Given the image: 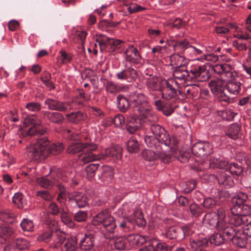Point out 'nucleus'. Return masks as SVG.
Masks as SVG:
<instances>
[{
  "instance_id": "obj_34",
  "label": "nucleus",
  "mask_w": 251,
  "mask_h": 251,
  "mask_svg": "<svg viewBox=\"0 0 251 251\" xmlns=\"http://www.w3.org/2000/svg\"><path fill=\"white\" fill-rule=\"evenodd\" d=\"M218 182L222 186L225 188H230L234 184L232 177L225 173L220 175L218 178Z\"/></svg>"
},
{
  "instance_id": "obj_21",
  "label": "nucleus",
  "mask_w": 251,
  "mask_h": 251,
  "mask_svg": "<svg viewBox=\"0 0 251 251\" xmlns=\"http://www.w3.org/2000/svg\"><path fill=\"white\" fill-rule=\"evenodd\" d=\"M69 201L75 203L78 207H84L88 203V198L86 195L80 192H74L69 196Z\"/></svg>"
},
{
  "instance_id": "obj_26",
  "label": "nucleus",
  "mask_w": 251,
  "mask_h": 251,
  "mask_svg": "<svg viewBox=\"0 0 251 251\" xmlns=\"http://www.w3.org/2000/svg\"><path fill=\"white\" fill-rule=\"evenodd\" d=\"M173 76L175 79L179 80L190 81L189 71L185 66L183 67H175L173 71Z\"/></svg>"
},
{
  "instance_id": "obj_15",
  "label": "nucleus",
  "mask_w": 251,
  "mask_h": 251,
  "mask_svg": "<svg viewBox=\"0 0 251 251\" xmlns=\"http://www.w3.org/2000/svg\"><path fill=\"white\" fill-rule=\"evenodd\" d=\"M145 119V120L142 122L140 118H139L137 116H132L130 117L126 124V128L127 131L131 134L135 133L139 128H145L150 129V126L153 124H146L147 121L150 120V117L148 119ZM151 131V130H150Z\"/></svg>"
},
{
  "instance_id": "obj_12",
  "label": "nucleus",
  "mask_w": 251,
  "mask_h": 251,
  "mask_svg": "<svg viewBox=\"0 0 251 251\" xmlns=\"http://www.w3.org/2000/svg\"><path fill=\"white\" fill-rule=\"evenodd\" d=\"M226 84L225 81L221 79H217L210 81L209 87L212 93L217 96L220 101L229 103L232 99L225 92Z\"/></svg>"
},
{
  "instance_id": "obj_1",
  "label": "nucleus",
  "mask_w": 251,
  "mask_h": 251,
  "mask_svg": "<svg viewBox=\"0 0 251 251\" xmlns=\"http://www.w3.org/2000/svg\"><path fill=\"white\" fill-rule=\"evenodd\" d=\"M150 130L152 135L147 134L144 141L147 145L154 148L155 151L146 150L142 152L144 159L149 162H155L158 158H161L164 163H169L171 160V155L163 151L162 145L170 147L172 155L177 157L180 162H187L189 157L188 153H182L179 151V156H177L178 141L175 136L170 137L167 131L158 125L151 126Z\"/></svg>"
},
{
  "instance_id": "obj_4",
  "label": "nucleus",
  "mask_w": 251,
  "mask_h": 251,
  "mask_svg": "<svg viewBox=\"0 0 251 251\" xmlns=\"http://www.w3.org/2000/svg\"><path fill=\"white\" fill-rule=\"evenodd\" d=\"M231 215L228 218L226 217L225 212L222 208L218 210L216 213H207L203 219L205 224H209L212 227L216 226L217 229H223L227 235H231L234 231V225L230 222Z\"/></svg>"
},
{
  "instance_id": "obj_45",
  "label": "nucleus",
  "mask_w": 251,
  "mask_h": 251,
  "mask_svg": "<svg viewBox=\"0 0 251 251\" xmlns=\"http://www.w3.org/2000/svg\"><path fill=\"white\" fill-rule=\"evenodd\" d=\"M179 233L182 232V234H179V239L181 240L186 237L191 235L194 232L193 227L191 225H185L182 226L180 228H179Z\"/></svg>"
},
{
  "instance_id": "obj_46",
  "label": "nucleus",
  "mask_w": 251,
  "mask_h": 251,
  "mask_svg": "<svg viewBox=\"0 0 251 251\" xmlns=\"http://www.w3.org/2000/svg\"><path fill=\"white\" fill-rule=\"evenodd\" d=\"M60 217L62 221L64 224L70 228L74 227L75 223L69 214L63 209H62L61 212H60Z\"/></svg>"
},
{
  "instance_id": "obj_19",
  "label": "nucleus",
  "mask_w": 251,
  "mask_h": 251,
  "mask_svg": "<svg viewBox=\"0 0 251 251\" xmlns=\"http://www.w3.org/2000/svg\"><path fill=\"white\" fill-rule=\"evenodd\" d=\"M228 165L227 162L225 160H223L214 156H210L208 160L205 161L204 163V169L218 168L226 171V168L228 166Z\"/></svg>"
},
{
  "instance_id": "obj_39",
  "label": "nucleus",
  "mask_w": 251,
  "mask_h": 251,
  "mask_svg": "<svg viewBox=\"0 0 251 251\" xmlns=\"http://www.w3.org/2000/svg\"><path fill=\"white\" fill-rule=\"evenodd\" d=\"M118 108L122 112H126L129 106V102L127 98L119 95L117 97Z\"/></svg>"
},
{
  "instance_id": "obj_41",
  "label": "nucleus",
  "mask_w": 251,
  "mask_h": 251,
  "mask_svg": "<svg viewBox=\"0 0 251 251\" xmlns=\"http://www.w3.org/2000/svg\"><path fill=\"white\" fill-rule=\"evenodd\" d=\"M141 56L138 52L136 49V51L134 53L131 57V60H128L126 64L129 63L131 66H133L136 68H139L142 66L141 63Z\"/></svg>"
},
{
  "instance_id": "obj_48",
  "label": "nucleus",
  "mask_w": 251,
  "mask_h": 251,
  "mask_svg": "<svg viewBox=\"0 0 251 251\" xmlns=\"http://www.w3.org/2000/svg\"><path fill=\"white\" fill-rule=\"evenodd\" d=\"M236 113L233 112L231 109H226L218 112V115L223 119L226 121H232Z\"/></svg>"
},
{
  "instance_id": "obj_32",
  "label": "nucleus",
  "mask_w": 251,
  "mask_h": 251,
  "mask_svg": "<svg viewBox=\"0 0 251 251\" xmlns=\"http://www.w3.org/2000/svg\"><path fill=\"white\" fill-rule=\"evenodd\" d=\"M221 77L222 80L224 81H232L235 80L238 77L237 73L234 72L230 65L226 66V70Z\"/></svg>"
},
{
  "instance_id": "obj_49",
  "label": "nucleus",
  "mask_w": 251,
  "mask_h": 251,
  "mask_svg": "<svg viewBox=\"0 0 251 251\" xmlns=\"http://www.w3.org/2000/svg\"><path fill=\"white\" fill-rule=\"evenodd\" d=\"M67 132L69 133V135L68 136V139L74 142L76 141H82L83 139H84L85 140H88L89 137L88 135L84 134H79L78 133H71V131L70 130H67Z\"/></svg>"
},
{
  "instance_id": "obj_8",
  "label": "nucleus",
  "mask_w": 251,
  "mask_h": 251,
  "mask_svg": "<svg viewBox=\"0 0 251 251\" xmlns=\"http://www.w3.org/2000/svg\"><path fill=\"white\" fill-rule=\"evenodd\" d=\"M191 81L204 82L210 77V74L205 64L197 61L192 62L188 69Z\"/></svg>"
},
{
  "instance_id": "obj_57",
  "label": "nucleus",
  "mask_w": 251,
  "mask_h": 251,
  "mask_svg": "<svg viewBox=\"0 0 251 251\" xmlns=\"http://www.w3.org/2000/svg\"><path fill=\"white\" fill-rule=\"evenodd\" d=\"M125 4L127 6V10L130 14L141 11L146 9L145 7H142L135 3H131L129 4Z\"/></svg>"
},
{
  "instance_id": "obj_30",
  "label": "nucleus",
  "mask_w": 251,
  "mask_h": 251,
  "mask_svg": "<svg viewBox=\"0 0 251 251\" xmlns=\"http://www.w3.org/2000/svg\"><path fill=\"white\" fill-rule=\"evenodd\" d=\"M241 83L236 79L226 83V87L230 94L237 95L241 90Z\"/></svg>"
},
{
  "instance_id": "obj_29",
  "label": "nucleus",
  "mask_w": 251,
  "mask_h": 251,
  "mask_svg": "<svg viewBox=\"0 0 251 251\" xmlns=\"http://www.w3.org/2000/svg\"><path fill=\"white\" fill-rule=\"evenodd\" d=\"M53 242L52 244V248L58 249L63 245L66 241L65 233L60 231H55L53 234Z\"/></svg>"
},
{
  "instance_id": "obj_16",
  "label": "nucleus",
  "mask_w": 251,
  "mask_h": 251,
  "mask_svg": "<svg viewBox=\"0 0 251 251\" xmlns=\"http://www.w3.org/2000/svg\"><path fill=\"white\" fill-rule=\"evenodd\" d=\"M125 66L126 68L124 70L116 74V78L127 82H134L138 76L136 71L132 67V66H129L127 64H126Z\"/></svg>"
},
{
  "instance_id": "obj_18",
  "label": "nucleus",
  "mask_w": 251,
  "mask_h": 251,
  "mask_svg": "<svg viewBox=\"0 0 251 251\" xmlns=\"http://www.w3.org/2000/svg\"><path fill=\"white\" fill-rule=\"evenodd\" d=\"M44 103L47 105L48 109L57 112H66L68 110V106L70 105V102H63L51 98H47Z\"/></svg>"
},
{
  "instance_id": "obj_59",
  "label": "nucleus",
  "mask_w": 251,
  "mask_h": 251,
  "mask_svg": "<svg viewBox=\"0 0 251 251\" xmlns=\"http://www.w3.org/2000/svg\"><path fill=\"white\" fill-rule=\"evenodd\" d=\"M243 226L241 232L246 236L251 238V220L245 224H242L240 226Z\"/></svg>"
},
{
  "instance_id": "obj_38",
  "label": "nucleus",
  "mask_w": 251,
  "mask_h": 251,
  "mask_svg": "<svg viewBox=\"0 0 251 251\" xmlns=\"http://www.w3.org/2000/svg\"><path fill=\"white\" fill-rule=\"evenodd\" d=\"M249 200V196L244 192L237 193L232 199L233 203L235 205H239L245 203Z\"/></svg>"
},
{
  "instance_id": "obj_42",
  "label": "nucleus",
  "mask_w": 251,
  "mask_h": 251,
  "mask_svg": "<svg viewBox=\"0 0 251 251\" xmlns=\"http://www.w3.org/2000/svg\"><path fill=\"white\" fill-rule=\"evenodd\" d=\"M57 187L59 191L57 200L60 203H64L66 201L67 193L66 187L64 185L59 183L57 184Z\"/></svg>"
},
{
  "instance_id": "obj_31",
  "label": "nucleus",
  "mask_w": 251,
  "mask_h": 251,
  "mask_svg": "<svg viewBox=\"0 0 251 251\" xmlns=\"http://www.w3.org/2000/svg\"><path fill=\"white\" fill-rule=\"evenodd\" d=\"M226 135L232 139H236L241 137V126L237 124L231 125L226 132Z\"/></svg>"
},
{
  "instance_id": "obj_58",
  "label": "nucleus",
  "mask_w": 251,
  "mask_h": 251,
  "mask_svg": "<svg viewBox=\"0 0 251 251\" xmlns=\"http://www.w3.org/2000/svg\"><path fill=\"white\" fill-rule=\"evenodd\" d=\"M189 210L191 214L195 217H199L203 212L201 208L195 203L190 205Z\"/></svg>"
},
{
  "instance_id": "obj_56",
  "label": "nucleus",
  "mask_w": 251,
  "mask_h": 251,
  "mask_svg": "<svg viewBox=\"0 0 251 251\" xmlns=\"http://www.w3.org/2000/svg\"><path fill=\"white\" fill-rule=\"evenodd\" d=\"M114 247L118 250H124L126 249V241L122 237L116 238L114 241Z\"/></svg>"
},
{
  "instance_id": "obj_44",
  "label": "nucleus",
  "mask_w": 251,
  "mask_h": 251,
  "mask_svg": "<svg viewBox=\"0 0 251 251\" xmlns=\"http://www.w3.org/2000/svg\"><path fill=\"white\" fill-rule=\"evenodd\" d=\"M24 196L21 193H16L12 198V201L14 204L19 208H23L25 203L24 199Z\"/></svg>"
},
{
  "instance_id": "obj_55",
  "label": "nucleus",
  "mask_w": 251,
  "mask_h": 251,
  "mask_svg": "<svg viewBox=\"0 0 251 251\" xmlns=\"http://www.w3.org/2000/svg\"><path fill=\"white\" fill-rule=\"evenodd\" d=\"M196 186V181L192 180L182 184V189L185 193H189L193 190Z\"/></svg>"
},
{
  "instance_id": "obj_40",
  "label": "nucleus",
  "mask_w": 251,
  "mask_h": 251,
  "mask_svg": "<svg viewBox=\"0 0 251 251\" xmlns=\"http://www.w3.org/2000/svg\"><path fill=\"white\" fill-rule=\"evenodd\" d=\"M113 169L109 166H103L101 170V179L106 183L109 182L113 177Z\"/></svg>"
},
{
  "instance_id": "obj_47",
  "label": "nucleus",
  "mask_w": 251,
  "mask_h": 251,
  "mask_svg": "<svg viewBox=\"0 0 251 251\" xmlns=\"http://www.w3.org/2000/svg\"><path fill=\"white\" fill-rule=\"evenodd\" d=\"M14 243L17 251L26 250L29 248L28 242L25 239L18 238L14 241Z\"/></svg>"
},
{
  "instance_id": "obj_9",
  "label": "nucleus",
  "mask_w": 251,
  "mask_h": 251,
  "mask_svg": "<svg viewBox=\"0 0 251 251\" xmlns=\"http://www.w3.org/2000/svg\"><path fill=\"white\" fill-rule=\"evenodd\" d=\"M92 224L94 226L102 225L105 231L109 233H113L117 226L115 218L107 210L102 211L94 217Z\"/></svg>"
},
{
  "instance_id": "obj_64",
  "label": "nucleus",
  "mask_w": 251,
  "mask_h": 251,
  "mask_svg": "<svg viewBox=\"0 0 251 251\" xmlns=\"http://www.w3.org/2000/svg\"><path fill=\"white\" fill-rule=\"evenodd\" d=\"M174 109L172 103L166 102L164 104L161 111L165 115L169 116L174 112Z\"/></svg>"
},
{
  "instance_id": "obj_7",
  "label": "nucleus",
  "mask_w": 251,
  "mask_h": 251,
  "mask_svg": "<svg viewBox=\"0 0 251 251\" xmlns=\"http://www.w3.org/2000/svg\"><path fill=\"white\" fill-rule=\"evenodd\" d=\"M97 149V146L94 144H90L87 143L83 144L82 141L72 142L68 146L67 151L69 153L75 154L79 152L82 153L80 155L79 158L84 163L93 161L87 158V155L94 154L93 151Z\"/></svg>"
},
{
  "instance_id": "obj_17",
  "label": "nucleus",
  "mask_w": 251,
  "mask_h": 251,
  "mask_svg": "<svg viewBox=\"0 0 251 251\" xmlns=\"http://www.w3.org/2000/svg\"><path fill=\"white\" fill-rule=\"evenodd\" d=\"M212 146L209 142H199L195 144L192 147L193 154L199 157L210 155L212 152Z\"/></svg>"
},
{
  "instance_id": "obj_50",
  "label": "nucleus",
  "mask_w": 251,
  "mask_h": 251,
  "mask_svg": "<svg viewBox=\"0 0 251 251\" xmlns=\"http://www.w3.org/2000/svg\"><path fill=\"white\" fill-rule=\"evenodd\" d=\"M20 226L24 231L32 232L34 230L32 221L28 219H24L20 224Z\"/></svg>"
},
{
  "instance_id": "obj_25",
  "label": "nucleus",
  "mask_w": 251,
  "mask_h": 251,
  "mask_svg": "<svg viewBox=\"0 0 251 251\" xmlns=\"http://www.w3.org/2000/svg\"><path fill=\"white\" fill-rule=\"evenodd\" d=\"M78 249L77 238L75 236H73L66 240L61 246V251H77Z\"/></svg>"
},
{
  "instance_id": "obj_53",
  "label": "nucleus",
  "mask_w": 251,
  "mask_h": 251,
  "mask_svg": "<svg viewBox=\"0 0 251 251\" xmlns=\"http://www.w3.org/2000/svg\"><path fill=\"white\" fill-rule=\"evenodd\" d=\"M14 215L9 210H4L0 213V219L5 223H11Z\"/></svg>"
},
{
  "instance_id": "obj_6",
  "label": "nucleus",
  "mask_w": 251,
  "mask_h": 251,
  "mask_svg": "<svg viewBox=\"0 0 251 251\" xmlns=\"http://www.w3.org/2000/svg\"><path fill=\"white\" fill-rule=\"evenodd\" d=\"M172 46L174 51L176 52L170 56V60L172 65H176V67H183L187 63L186 58L180 54L182 53L185 49L189 47V42L187 40H173Z\"/></svg>"
},
{
  "instance_id": "obj_20",
  "label": "nucleus",
  "mask_w": 251,
  "mask_h": 251,
  "mask_svg": "<svg viewBox=\"0 0 251 251\" xmlns=\"http://www.w3.org/2000/svg\"><path fill=\"white\" fill-rule=\"evenodd\" d=\"M217 229L220 232L212 234L209 239L211 244H214L216 246H220L223 244L225 240H229L234 234V231L236 230V229L234 228V231L232 234L227 235L224 232L223 229Z\"/></svg>"
},
{
  "instance_id": "obj_54",
  "label": "nucleus",
  "mask_w": 251,
  "mask_h": 251,
  "mask_svg": "<svg viewBox=\"0 0 251 251\" xmlns=\"http://www.w3.org/2000/svg\"><path fill=\"white\" fill-rule=\"evenodd\" d=\"M36 196L38 199H42L46 201H50L52 199V196L50 193L47 190H40L36 192Z\"/></svg>"
},
{
  "instance_id": "obj_52",
  "label": "nucleus",
  "mask_w": 251,
  "mask_h": 251,
  "mask_svg": "<svg viewBox=\"0 0 251 251\" xmlns=\"http://www.w3.org/2000/svg\"><path fill=\"white\" fill-rule=\"evenodd\" d=\"M36 182L39 185L46 188H51L54 183L52 180L46 177L38 178Z\"/></svg>"
},
{
  "instance_id": "obj_14",
  "label": "nucleus",
  "mask_w": 251,
  "mask_h": 251,
  "mask_svg": "<svg viewBox=\"0 0 251 251\" xmlns=\"http://www.w3.org/2000/svg\"><path fill=\"white\" fill-rule=\"evenodd\" d=\"M96 41L101 51L105 50L108 51H114L122 47L121 41L104 36H100Z\"/></svg>"
},
{
  "instance_id": "obj_63",
  "label": "nucleus",
  "mask_w": 251,
  "mask_h": 251,
  "mask_svg": "<svg viewBox=\"0 0 251 251\" xmlns=\"http://www.w3.org/2000/svg\"><path fill=\"white\" fill-rule=\"evenodd\" d=\"M25 107L32 112H37L41 109V104L39 102H31L26 104Z\"/></svg>"
},
{
  "instance_id": "obj_43",
  "label": "nucleus",
  "mask_w": 251,
  "mask_h": 251,
  "mask_svg": "<svg viewBox=\"0 0 251 251\" xmlns=\"http://www.w3.org/2000/svg\"><path fill=\"white\" fill-rule=\"evenodd\" d=\"M226 171L229 172L233 175L238 176L242 173L243 170L238 164L233 163L228 165V166L226 168Z\"/></svg>"
},
{
  "instance_id": "obj_62",
  "label": "nucleus",
  "mask_w": 251,
  "mask_h": 251,
  "mask_svg": "<svg viewBox=\"0 0 251 251\" xmlns=\"http://www.w3.org/2000/svg\"><path fill=\"white\" fill-rule=\"evenodd\" d=\"M105 88L106 91L112 94H116L119 91L118 86L112 81H107Z\"/></svg>"
},
{
  "instance_id": "obj_61",
  "label": "nucleus",
  "mask_w": 251,
  "mask_h": 251,
  "mask_svg": "<svg viewBox=\"0 0 251 251\" xmlns=\"http://www.w3.org/2000/svg\"><path fill=\"white\" fill-rule=\"evenodd\" d=\"M203 207L207 209H212L217 204V201L211 198H207L204 199L203 203Z\"/></svg>"
},
{
  "instance_id": "obj_2",
  "label": "nucleus",
  "mask_w": 251,
  "mask_h": 251,
  "mask_svg": "<svg viewBox=\"0 0 251 251\" xmlns=\"http://www.w3.org/2000/svg\"><path fill=\"white\" fill-rule=\"evenodd\" d=\"M41 122L35 115L26 117L24 124L27 128L24 134L29 136H36V143L26 148V154L27 157L32 160L38 161L44 159L50 154H58L64 148L60 143L52 144L48 148L50 141L46 136V129L41 125Z\"/></svg>"
},
{
  "instance_id": "obj_27",
  "label": "nucleus",
  "mask_w": 251,
  "mask_h": 251,
  "mask_svg": "<svg viewBox=\"0 0 251 251\" xmlns=\"http://www.w3.org/2000/svg\"><path fill=\"white\" fill-rule=\"evenodd\" d=\"M126 240L132 247L141 246L146 242V239L144 236L135 234L129 235Z\"/></svg>"
},
{
  "instance_id": "obj_24",
  "label": "nucleus",
  "mask_w": 251,
  "mask_h": 251,
  "mask_svg": "<svg viewBox=\"0 0 251 251\" xmlns=\"http://www.w3.org/2000/svg\"><path fill=\"white\" fill-rule=\"evenodd\" d=\"M94 242V235L92 233L86 234L80 242L79 247L84 251H91L93 249Z\"/></svg>"
},
{
  "instance_id": "obj_33",
  "label": "nucleus",
  "mask_w": 251,
  "mask_h": 251,
  "mask_svg": "<svg viewBox=\"0 0 251 251\" xmlns=\"http://www.w3.org/2000/svg\"><path fill=\"white\" fill-rule=\"evenodd\" d=\"M67 120L73 123L77 124L86 118V115L80 111L72 112L66 115Z\"/></svg>"
},
{
  "instance_id": "obj_23",
  "label": "nucleus",
  "mask_w": 251,
  "mask_h": 251,
  "mask_svg": "<svg viewBox=\"0 0 251 251\" xmlns=\"http://www.w3.org/2000/svg\"><path fill=\"white\" fill-rule=\"evenodd\" d=\"M42 114L43 118H46L51 123L58 125L62 124L64 120L63 115L57 111H42Z\"/></svg>"
},
{
  "instance_id": "obj_13",
  "label": "nucleus",
  "mask_w": 251,
  "mask_h": 251,
  "mask_svg": "<svg viewBox=\"0 0 251 251\" xmlns=\"http://www.w3.org/2000/svg\"><path fill=\"white\" fill-rule=\"evenodd\" d=\"M179 84L174 78H170L165 81L164 86L161 89L162 98L166 100L175 98L178 92L182 95V92L179 90Z\"/></svg>"
},
{
  "instance_id": "obj_60",
  "label": "nucleus",
  "mask_w": 251,
  "mask_h": 251,
  "mask_svg": "<svg viewBox=\"0 0 251 251\" xmlns=\"http://www.w3.org/2000/svg\"><path fill=\"white\" fill-rule=\"evenodd\" d=\"M74 219L77 222H85L87 218V213L86 211H79L74 215Z\"/></svg>"
},
{
  "instance_id": "obj_22",
  "label": "nucleus",
  "mask_w": 251,
  "mask_h": 251,
  "mask_svg": "<svg viewBox=\"0 0 251 251\" xmlns=\"http://www.w3.org/2000/svg\"><path fill=\"white\" fill-rule=\"evenodd\" d=\"M236 230L234 234L232 236L229 240H231L232 243L241 248L245 247L247 244L246 236L245 234H241L240 229L237 228L238 226H233Z\"/></svg>"
},
{
  "instance_id": "obj_5",
  "label": "nucleus",
  "mask_w": 251,
  "mask_h": 251,
  "mask_svg": "<svg viewBox=\"0 0 251 251\" xmlns=\"http://www.w3.org/2000/svg\"><path fill=\"white\" fill-rule=\"evenodd\" d=\"M231 211L230 222L236 226H240L242 224H245L251 220V217L250 216L251 207L248 204L234 205L231 208Z\"/></svg>"
},
{
  "instance_id": "obj_10",
  "label": "nucleus",
  "mask_w": 251,
  "mask_h": 251,
  "mask_svg": "<svg viewBox=\"0 0 251 251\" xmlns=\"http://www.w3.org/2000/svg\"><path fill=\"white\" fill-rule=\"evenodd\" d=\"M123 149L120 145H116L111 148H107L104 152L101 153L91 154L87 155V158L89 160L96 161L107 158L113 160L119 159L122 157Z\"/></svg>"
},
{
  "instance_id": "obj_36",
  "label": "nucleus",
  "mask_w": 251,
  "mask_h": 251,
  "mask_svg": "<svg viewBox=\"0 0 251 251\" xmlns=\"http://www.w3.org/2000/svg\"><path fill=\"white\" fill-rule=\"evenodd\" d=\"M127 150L130 153H137L140 149V144L137 140L132 137L126 143Z\"/></svg>"
},
{
  "instance_id": "obj_3",
  "label": "nucleus",
  "mask_w": 251,
  "mask_h": 251,
  "mask_svg": "<svg viewBox=\"0 0 251 251\" xmlns=\"http://www.w3.org/2000/svg\"><path fill=\"white\" fill-rule=\"evenodd\" d=\"M126 206L124 205L116 212L119 218L117 220L118 227L124 232H128L134 229L135 225L138 226H144L146 222L142 213L138 210L135 211L132 215L126 212Z\"/></svg>"
},
{
  "instance_id": "obj_37",
  "label": "nucleus",
  "mask_w": 251,
  "mask_h": 251,
  "mask_svg": "<svg viewBox=\"0 0 251 251\" xmlns=\"http://www.w3.org/2000/svg\"><path fill=\"white\" fill-rule=\"evenodd\" d=\"M179 230L178 228L175 226L168 227L162 234L169 239H174L178 238L179 239Z\"/></svg>"
},
{
  "instance_id": "obj_51",
  "label": "nucleus",
  "mask_w": 251,
  "mask_h": 251,
  "mask_svg": "<svg viewBox=\"0 0 251 251\" xmlns=\"http://www.w3.org/2000/svg\"><path fill=\"white\" fill-rule=\"evenodd\" d=\"M100 166L99 164H90L86 167L85 171L88 179H91L95 175L96 171Z\"/></svg>"
},
{
  "instance_id": "obj_11",
  "label": "nucleus",
  "mask_w": 251,
  "mask_h": 251,
  "mask_svg": "<svg viewBox=\"0 0 251 251\" xmlns=\"http://www.w3.org/2000/svg\"><path fill=\"white\" fill-rule=\"evenodd\" d=\"M132 104L135 106V110L145 119H148L151 115V108L147 102V98L143 94H137L132 100Z\"/></svg>"
},
{
  "instance_id": "obj_35",
  "label": "nucleus",
  "mask_w": 251,
  "mask_h": 251,
  "mask_svg": "<svg viewBox=\"0 0 251 251\" xmlns=\"http://www.w3.org/2000/svg\"><path fill=\"white\" fill-rule=\"evenodd\" d=\"M13 230L9 227L0 226V244H2L12 236Z\"/></svg>"
},
{
  "instance_id": "obj_28",
  "label": "nucleus",
  "mask_w": 251,
  "mask_h": 251,
  "mask_svg": "<svg viewBox=\"0 0 251 251\" xmlns=\"http://www.w3.org/2000/svg\"><path fill=\"white\" fill-rule=\"evenodd\" d=\"M56 176L59 179L62 180L63 182H67L70 180H72L74 176L72 170L67 168L57 169Z\"/></svg>"
}]
</instances>
